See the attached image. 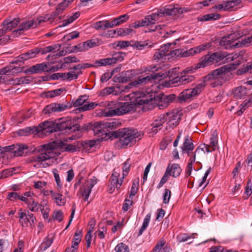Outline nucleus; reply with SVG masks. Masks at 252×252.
Segmentation results:
<instances>
[{
	"instance_id": "obj_1",
	"label": "nucleus",
	"mask_w": 252,
	"mask_h": 252,
	"mask_svg": "<svg viewBox=\"0 0 252 252\" xmlns=\"http://www.w3.org/2000/svg\"><path fill=\"white\" fill-rule=\"evenodd\" d=\"M132 97L134 98L133 102H118L117 116H122L131 111H135L136 105H144L147 109H151L155 101L154 99L143 92H134Z\"/></svg>"
},
{
	"instance_id": "obj_2",
	"label": "nucleus",
	"mask_w": 252,
	"mask_h": 252,
	"mask_svg": "<svg viewBox=\"0 0 252 252\" xmlns=\"http://www.w3.org/2000/svg\"><path fill=\"white\" fill-rule=\"evenodd\" d=\"M63 147V139L61 138L48 143L38 146L36 148L37 154L31 157V161H42L50 162V160L55 158L60 153L55 150Z\"/></svg>"
},
{
	"instance_id": "obj_3",
	"label": "nucleus",
	"mask_w": 252,
	"mask_h": 252,
	"mask_svg": "<svg viewBox=\"0 0 252 252\" xmlns=\"http://www.w3.org/2000/svg\"><path fill=\"white\" fill-rule=\"evenodd\" d=\"M62 120L63 118H60L55 121H45L40 123L37 126L32 128L29 127L20 130V134L27 135L28 133L35 132L40 137L43 138L52 133L62 130L63 127Z\"/></svg>"
},
{
	"instance_id": "obj_4",
	"label": "nucleus",
	"mask_w": 252,
	"mask_h": 252,
	"mask_svg": "<svg viewBox=\"0 0 252 252\" xmlns=\"http://www.w3.org/2000/svg\"><path fill=\"white\" fill-rule=\"evenodd\" d=\"M143 134L136 129L124 128L112 131L111 136L119 138L120 142L123 147L131 146L136 143L137 139L139 140Z\"/></svg>"
},
{
	"instance_id": "obj_5",
	"label": "nucleus",
	"mask_w": 252,
	"mask_h": 252,
	"mask_svg": "<svg viewBox=\"0 0 252 252\" xmlns=\"http://www.w3.org/2000/svg\"><path fill=\"white\" fill-rule=\"evenodd\" d=\"M63 12V2L60 3L56 8V10L50 16H48L38 17L36 20H30L26 22L25 23L21 24L19 28L13 32L12 34L18 32L20 35L23 31L27 30L30 28H35L40 23L50 20L53 21L55 20L58 21L61 19V16L59 15Z\"/></svg>"
},
{
	"instance_id": "obj_6",
	"label": "nucleus",
	"mask_w": 252,
	"mask_h": 252,
	"mask_svg": "<svg viewBox=\"0 0 252 252\" xmlns=\"http://www.w3.org/2000/svg\"><path fill=\"white\" fill-rule=\"evenodd\" d=\"M76 119L78 118L74 117L71 119L70 117H66L64 120V133L66 132H74L75 131H79L81 132L92 130L93 127V124L89 123L88 124H85L81 126L77 124Z\"/></svg>"
},
{
	"instance_id": "obj_7",
	"label": "nucleus",
	"mask_w": 252,
	"mask_h": 252,
	"mask_svg": "<svg viewBox=\"0 0 252 252\" xmlns=\"http://www.w3.org/2000/svg\"><path fill=\"white\" fill-rule=\"evenodd\" d=\"M234 36V35H230L227 39H225V40H223V39L221 40V43L222 42L226 43L224 44L226 49L232 47L238 48L242 46H248L252 44V35L251 36L240 38L238 42L235 43H234V41H232Z\"/></svg>"
},
{
	"instance_id": "obj_8",
	"label": "nucleus",
	"mask_w": 252,
	"mask_h": 252,
	"mask_svg": "<svg viewBox=\"0 0 252 252\" xmlns=\"http://www.w3.org/2000/svg\"><path fill=\"white\" fill-rule=\"evenodd\" d=\"M88 99L87 95H81L73 103V106L76 107H79L77 109L79 112H84L94 109L97 105L95 102H90L83 105Z\"/></svg>"
},
{
	"instance_id": "obj_9",
	"label": "nucleus",
	"mask_w": 252,
	"mask_h": 252,
	"mask_svg": "<svg viewBox=\"0 0 252 252\" xmlns=\"http://www.w3.org/2000/svg\"><path fill=\"white\" fill-rule=\"evenodd\" d=\"M204 87L203 84H199L194 88L185 90L179 94V99L181 101H185L193 96L198 95Z\"/></svg>"
},
{
	"instance_id": "obj_10",
	"label": "nucleus",
	"mask_w": 252,
	"mask_h": 252,
	"mask_svg": "<svg viewBox=\"0 0 252 252\" xmlns=\"http://www.w3.org/2000/svg\"><path fill=\"white\" fill-rule=\"evenodd\" d=\"M157 20V15H156L155 13H153L150 15H147L143 19L135 21L131 24L129 26V27L138 28L141 27L148 26L151 25L155 24Z\"/></svg>"
},
{
	"instance_id": "obj_11",
	"label": "nucleus",
	"mask_w": 252,
	"mask_h": 252,
	"mask_svg": "<svg viewBox=\"0 0 252 252\" xmlns=\"http://www.w3.org/2000/svg\"><path fill=\"white\" fill-rule=\"evenodd\" d=\"M168 118L169 119V122L173 125L178 123L180 119L179 116L176 115L174 112H167L159 116L155 121V123H157L158 126L162 127V124L167 120Z\"/></svg>"
},
{
	"instance_id": "obj_12",
	"label": "nucleus",
	"mask_w": 252,
	"mask_h": 252,
	"mask_svg": "<svg viewBox=\"0 0 252 252\" xmlns=\"http://www.w3.org/2000/svg\"><path fill=\"white\" fill-rule=\"evenodd\" d=\"M230 68L224 65L211 71L204 77V81H209L213 79L221 78L226 73L230 71Z\"/></svg>"
},
{
	"instance_id": "obj_13",
	"label": "nucleus",
	"mask_w": 252,
	"mask_h": 252,
	"mask_svg": "<svg viewBox=\"0 0 252 252\" xmlns=\"http://www.w3.org/2000/svg\"><path fill=\"white\" fill-rule=\"evenodd\" d=\"M162 76L160 73H153L151 76L141 78L139 77L137 80L129 83L125 87V90L123 91H126L129 89L134 87H136L138 85H143L149 83L152 79H156L158 77Z\"/></svg>"
},
{
	"instance_id": "obj_14",
	"label": "nucleus",
	"mask_w": 252,
	"mask_h": 252,
	"mask_svg": "<svg viewBox=\"0 0 252 252\" xmlns=\"http://www.w3.org/2000/svg\"><path fill=\"white\" fill-rule=\"evenodd\" d=\"M195 79L193 75H183L175 76L169 81L170 85L174 87L179 86L182 85H185L193 81Z\"/></svg>"
},
{
	"instance_id": "obj_15",
	"label": "nucleus",
	"mask_w": 252,
	"mask_h": 252,
	"mask_svg": "<svg viewBox=\"0 0 252 252\" xmlns=\"http://www.w3.org/2000/svg\"><path fill=\"white\" fill-rule=\"evenodd\" d=\"M61 45L55 44L53 46H47L45 48H36L38 51V54L41 53V54H45L47 53L52 52L53 55L52 57H54V59H56L58 57L62 56L63 55V50H60Z\"/></svg>"
},
{
	"instance_id": "obj_16",
	"label": "nucleus",
	"mask_w": 252,
	"mask_h": 252,
	"mask_svg": "<svg viewBox=\"0 0 252 252\" xmlns=\"http://www.w3.org/2000/svg\"><path fill=\"white\" fill-rule=\"evenodd\" d=\"M92 130L93 131L94 135H97L98 137L102 136L105 135L104 137H102L101 139L105 138L107 136L111 137V133L112 131H108L109 130L106 129L104 126V122H97L93 124V127Z\"/></svg>"
},
{
	"instance_id": "obj_17",
	"label": "nucleus",
	"mask_w": 252,
	"mask_h": 252,
	"mask_svg": "<svg viewBox=\"0 0 252 252\" xmlns=\"http://www.w3.org/2000/svg\"><path fill=\"white\" fill-rule=\"evenodd\" d=\"M118 101L108 102L105 109L102 110V115L104 117L117 116Z\"/></svg>"
},
{
	"instance_id": "obj_18",
	"label": "nucleus",
	"mask_w": 252,
	"mask_h": 252,
	"mask_svg": "<svg viewBox=\"0 0 252 252\" xmlns=\"http://www.w3.org/2000/svg\"><path fill=\"white\" fill-rule=\"evenodd\" d=\"M157 15V18L159 17H163L166 15H175L178 14V7H175L173 5H168L159 9L157 12H155Z\"/></svg>"
},
{
	"instance_id": "obj_19",
	"label": "nucleus",
	"mask_w": 252,
	"mask_h": 252,
	"mask_svg": "<svg viewBox=\"0 0 252 252\" xmlns=\"http://www.w3.org/2000/svg\"><path fill=\"white\" fill-rule=\"evenodd\" d=\"M38 51L36 48L29 50L18 56L16 60L12 62V63H18L21 62L24 63L25 61L34 58L38 55Z\"/></svg>"
},
{
	"instance_id": "obj_20",
	"label": "nucleus",
	"mask_w": 252,
	"mask_h": 252,
	"mask_svg": "<svg viewBox=\"0 0 252 252\" xmlns=\"http://www.w3.org/2000/svg\"><path fill=\"white\" fill-rule=\"evenodd\" d=\"M63 110V104L57 103H53L46 105L42 110L44 115H50L53 113L61 112Z\"/></svg>"
},
{
	"instance_id": "obj_21",
	"label": "nucleus",
	"mask_w": 252,
	"mask_h": 252,
	"mask_svg": "<svg viewBox=\"0 0 252 252\" xmlns=\"http://www.w3.org/2000/svg\"><path fill=\"white\" fill-rule=\"evenodd\" d=\"M48 63H38L31 66L27 71L31 74L40 73L42 72H48Z\"/></svg>"
},
{
	"instance_id": "obj_22",
	"label": "nucleus",
	"mask_w": 252,
	"mask_h": 252,
	"mask_svg": "<svg viewBox=\"0 0 252 252\" xmlns=\"http://www.w3.org/2000/svg\"><path fill=\"white\" fill-rule=\"evenodd\" d=\"M94 183L93 181H92L91 183H86L84 185L82 186L80 188V191L82 196L85 197L84 200H87L91 192L92 189L94 185Z\"/></svg>"
},
{
	"instance_id": "obj_23",
	"label": "nucleus",
	"mask_w": 252,
	"mask_h": 252,
	"mask_svg": "<svg viewBox=\"0 0 252 252\" xmlns=\"http://www.w3.org/2000/svg\"><path fill=\"white\" fill-rule=\"evenodd\" d=\"M119 173H117L116 171H114L112 174L110 179V185L111 186H115L118 190L120 189V187L123 182V177L119 179Z\"/></svg>"
},
{
	"instance_id": "obj_24",
	"label": "nucleus",
	"mask_w": 252,
	"mask_h": 252,
	"mask_svg": "<svg viewBox=\"0 0 252 252\" xmlns=\"http://www.w3.org/2000/svg\"><path fill=\"white\" fill-rule=\"evenodd\" d=\"M20 19L15 18L12 21H9L8 20H5L2 23V29L5 31L7 33L15 28L19 24Z\"/></svg>"
},
{
	"instance_id": "obj_25",
	"label": "nucleus",
	"mask_w": 252,
	"mask_h": 252,
	"mask_svg": "<svg viewBox=\"0 0 252 252\" xmlns=\"http://www.w3.org/2000/svg\"><path fill=\"white\" fill-rule=\"evenodd\" d=\"M22 68L20 67H12V66H7L3 67L0 70V74L10 75L15 73L21 72Z\"/></svg>"
},
{
	"instance_id": "obj_26",
	"label": "nucleus",
	"mask_w": 252,
	"mask_h": 252,
	"mask_svg": "<svg viewBox=\"0 0 252 252\" xmlns=\"http://www.w3.org/2000/svg\"><path fill=\"white\" fill-rule=\"evenodd\" d=\"M79 32L77 31H73L69 33H67L64 35V49L68 48L66 47L67 45H70L71 44L70 43L71 40L76 38L79 36Z\"/></svg>"
},
{
	"instance_id": "obj_27",
	"label": "nucleus",
	"mask_w": 252,
	"mask_h": 252,
	"mask_svg": "<svg viewBox=\"0 0 252 252\" xmlns=\"http://www.w3.org/2000/svg\"><path fill=\"white\" fill-rule=\"evenodd\" d=\"M67 138L64 137V152L73 153L77 151L79 146V142L75 141L73 144H68Z\"/></svg>"
},
{
	"instance_id": "obj_28",
	"label": "nucleus",
	"mask_w": 252,
	"mask_h": 252,
	"mask_svg": "<svg viewBox=\"0 0 252 252\" xmlns=\"http://www.w3.org/2000/svg\"><path fill=\"white\" fill-rule=\"evenodd\" d=\"M166 168H169V173L174 178L178 177L182 172V169L178 163L169 164Z\"/></svg>"
},
{
	"instance_id": "obj_29",
	"label": "nucleus",
	"mask_w": 252,
	"mask_h": 252,
	"mask_svg": "<svg viewBox=\"0 0 252 252\" xmlns=\"http://www.w3.org/2000/svg\"><path fill=\"white\" fill-rule=\"evenodd\" d=\"M133 76L132 71L127 70L123 72L119 77L116 78V81L119 83H126L129 81Z\"/></svg>"
},
{
	"instance_id": "obj_30",
	"label": "nucleus",
	"mask_w": 252,
	"mask_h": 252,
	"mask_svg": "<svg viewBox=\"0 0 252 252\" xmlns=\"http://www.w3.org/2000/svg\"><path fill=\"white\" fill-rule=\"evenodd\" d=\"M194 148V146L191 137L189 135L186 136L183 146L181 147L182 152H184L187 151H193Z\"/></svg>"
},
{
	"instance_id": "obj_31",
	"label": "nucleus",
	"mask_w": 252,
	"mask_h": 252,
	"mask_svg": "<svg viewBox=\"0 0 252 252\" xmlns=\"http://www.w3.org/2000/svg\"><path fill=\"white\" fill-rule=\"evenodd\" d=\"M248 94L247 88L244 86H240L235 89L234 96L236 98L241 99L244 98Z\"/></svg>"
},
{
	"instance_id": "obj_32",
	"label": "nucleus",
	"mask_w": 252,
	"mask_h": 252,
	"mask_svg": "<svg viewBox=\"0 0 252 252\" xmlns=\"http://www.w3.org/2000/svg\"><path fill=\"white\" fill-rule=\"evenodd\" d=\"M210 55L214 63H217L226 58L228 54L226 52H217L212 53Z\"/></svg>"
},
{
	"instance_id": "obj_33",
	"label": "nucleus",
	"mask_w": 252,
	"mask_h": 252,
	"mask_svg": "<svg viewBox=\"0 0 252 252\" xmlns=\"http://www.w3.org/2000/svg\"><path fill=\"white\" fill-rule=\"evenodd\" d=\"M211 58L210 54L206 55L202 57L201 61L198 63L199 67L203 68L214 63Z\"/></svg>"
},
{
	"instance_id": "obj_34",
	"label": "nucleus",
	"mask_w": 252,
	"mask_h": 252,
	"mask_svg": "<svg viewBox=\"0 0 252 252\" xmlns=\"http://www.w3.org/2000/svg\"><path fill=\"white\" fill-rule=\"evenodd\" d=\"M126 55V54L122 52L114 53L113 54V57L109 58V59L111 60V61L110 62L111 65L116 63L118 62L123 61L124 59V56Z\"/></svg>"
},
{
	"instance_id": "obj_35",
	"label": "nucleus",
	"mask_w": 252,
	"mask_h": 252,
	"mask_svg": "<svg viewBox=\"0 0 252 252\" xmlns=\"http://www.w3.org/2000/svg\"><path fill=\"white\" fill-rule=\"evenodd\" d=\"M28 205L29 209L32 212H37L43 207L42 205L40 204L37 202L35 201L32 198L29 199V201L28 203Z\"/></svg>"
},
{
	"instance_id": "obj_36",
	"label": "nucleus",
	"mask_w": 252,
	"mask_h": 252,
	"mask_svg": "<svg viewBox=\"0 0 252 252\" xmlns=\"http://www.w3.org/2000/svg\"><path fill=\"white\" fill-rule=\"evenodd\" d=\"M104 126L106 128V129H113L117 128L121 125V123L118 120L113 119L108 122H104Z\"/></svg>"
},
{
	"instance_id": "obj_37",
	"label": "nucleus",
	"mask_w": 252,
	"mask_h": 252,
	"mask_svg": "<svg viewBox=\"0 0 252 252\" xmlns=\"http://www.w3.org/2000/svg\"><path fill=\"white\" fill-rule=\"evenodd\" d=\"M63 92V89L60 88L54 90L50 91L43 93V95L47 98H53L60 95Z\"/></svg>"
},
{
	"instance_id": "obj_38",
	"label": "nucleus",
	"mask_w": 252,
	"mask_h": 252,
	"mask_svg": "<svg viewBox=\"0 0 252 252\" xmlns=\"http://www.w3.org/2000/svg\"><path fill=\"white\" fill-rule=\"evenodd\" d=\"M107 25V20H102L94 23L93 27L97 31L105 30L109 28Z\"/></svg>"
},
{
	"instance_id": "obj_39",
	"label": "nucleus",
	"mask_w": 252,
	"mask_h": 252,
	"mask_svg": "<svg viewBox=\"0 0 252 252\" xmlns=\"http://www.w3.org/2000/svg\"><path fill=\"white\" fill-rule=\"evenodd\" d=\"M52 198L55 201L57 205L61 206L62 203V194L60 192H56L53 190L49 191Z\"/></svg>"
},
{
	"instance_id": "obj_40",
	"label": "nucleus",
	"mask_w": 252,
	"mask_h": 252,
	"mask_svg": "<svg viewBox=\"0 0 252 252\" xmlns=\"http://www.w3.org/2000/svg\"><path fill=\"white\" fill-rule=\"evenodd\" d=\"M53 236H47L40 246V250L44 251L48 248L53 242Z\"/></svg>"
},
{
	"instance_id": "obj_41",
	"label": "nucleus",
	"mask_w": 252,
	"mask_h": 252,
	"mask_svg": "<svg viewBox=\"0 0 252 252\" xmlns=\"http://www.w3.org/2000/svg\"><path fill=\"white\" fill-rule=\"evenodd\" d=\"M110 61H111V60L109 59V58L96 60L94 62V64H93V67H96L97 66L111 65Z\"/></svg>"
},
{
	"instance_id": "obj_42",
	"label": "nucleus",
	"mask_w": 252,
	"mask_h": 252,
	"mask_svg": "<svg viewBox=\"0 0 252 252\" xmlns=\"http://www.w3.org/2000/svg\"><path fill=\"white\" fill-rule=\"evenodd\" d=\"M81 241L80 237L73 238L72 245L71 248L66 249L65 252H76L78 249V245Z\"/></svg>"
},
{
	"instance_id": "obj_43",
	"label": "nucleus",
	"mask_w": 252,
	"mask_h": 252,
	"mask_svg": "<svg viewBox=\"0 0 252 252\" xmlns=\"http://www.w3.org/2000/svg\"><path fill=\"white\" fill-rule=\"evenodd\" d=\"M150 219H151V214H148L146 216V217L144 220L143 224H142L141 227L140 228L139 231L138 232V236H139L141 235H142V234L143 233L144 231L147 228V227H148V226L149 225V223L150 222Z\"/></svg>"
},
{
	"instance_id": "obj_44",
	"label": "nucleus",
	"mask_w": 252,
	"mask_h": 252,
	"mask_svg": "<svg viewBox=\"0 0 252 252\" xmlns=\"http://www.w3.org/2000/svg\"><path fill=\"white\" fill-rule=\"evenodd\" d=\"M220 17V16L219 14L218 13H210L208 14H206L202 16L200 21H207L209 20H215L219 19Z\"/></svg>"
},
{
	"instance_id": "obj_45",
	"label": "nucleus",
	"mask_w": 252,
	"mask_h": 252,
	"mask_svg": "<svg viewBox=\"0 0 252 252\" xmlns=\"http://www.w3.org/2000/svg\"><path fill=\"white\" fill-rule=\"evenodd\" d=\"M6 33L5 31L2 28L0 29V45L5 44L10 40V36L5 35Z\"/></svg>"
},
{
	"instance_id": "obj_46",
	"label": "nucleus",
	"mask_w": 252,
	"mask_h": 252,
	"mask_svg": "<svg viewBox=\"0 0 252 252\" xmlns=\"http://www.w3.org/2000/svg\"><path fill=\"white\" fill-rule=\"evenodd\" d=\"M238 74L242 75L246 73H249L252 74V63L250 64H247L246 66H243L239 68L238 71Z\"/></svg>"
},
{
	"instance_id": "obj_47",
	"label": "nucleus",
	"mask_w": 252,
	"mask_h": 252,
	"mask_svg": "<svg viewBox=\"0 0 252 252\" xmlns=\"http://www.w3.org/2000/svg\"><path fill=\"white\" fill-rule=\"evenodd\" d=\"M31 157L28 159L29 163H35L33 166L36 168H45L51 165V163L45 162L44 163L42 161H31Z\"/></svg>"
},
{
	"instance_id": "obj_48",
	"label": "nucleus",
	"mask_w": 252,
	"mask_h": 252,
	"mask_svg": "<svg viewBox=\"0 0 252 252\" xmlns=\"http://www.w3.org/2000/svg\"><path fill=\"white\" fill-rule=\"evenodd\" d=\"M79 61L80 60L74 55L64 57V66H67V64L71 63H78Z\"/></svg>"
},
{
	"instance_id": "obj_49",
	"label": "nucleus",
	"mask_w": 252,
	"mask_h": 252,
	"mask_svg": "<svg viewBox=\"0 0 252 252\" xmlns=\"http://www.w3.org/2000/svg\"><path fill=\"white\" fill-rule=\"evenodd\" d=\"M81 73V71L79 72L78 73H76L73 71H71L66 73H64V80L66 79L68 81H71L74 79H76L78 78V74Z\"/></svg>"
},
{
	"instance_id": "obj_50",
	"label": "nucleus",
	"mask_w": 252,
	"mask_h": 252,
	"mask_svg": "<svg viewBox=\"0 0 252 252\" xmlns=\"http://www.w3.org/2000/svg\"><path fill=\"white\" fill-rule=\"evenodd\" d=\"M170 176H171V175L170 174V173H169V168H166V171L158 186V188H161L168 181Z\"/></svg>"
},
{
	"instance_id": "obj_51",
	"label": "nucleus",
	"mask_w": 252,
	"mask_h": 252,
	"mask_svg": "<svg viewBox=\"0 0 252 252\" xmlns=\"http://www.w3.org/2000/svg\"><path fill=\"white\" fill-rule=\"evenodd\" d=\"M194 234H192L191 236H189L187 233H182L178 235L177 239L179 242H185L189 240L191 238H194Z\"/></svg>"
},
{
	"instance_id": "obj_52",
	"label": "nucleus",
	"mask_w": 252,
	"mask_h": 252,
	"mask_svg": "<svg viewBox=\"0 0 252 252\" xmlns=\"http://www.w3.org/2000/svg\"><path fill=\"white\" fill-rule=\"evenodd\" d=\"M116 252H129L128 247L123 243L118 244L115 247Z\"/></svg>"
},
{
	"instance_id": "obj_53",
	"label": "nucleus",
	"mask_w": 252,
	"mask_h": 252,
	"mask_svg": "<svg viewBox=\"0 0 252 252\" xmlns=\"http://www.w3.org/2000/svg\"><path fill=\"white\" fill-rule=\"evenodd\" d=\"M252 102V99H250L248 101L247 100H245L240 106V110L237 112V114L238 116H240L243 112L245 110L246 108L248 107L250 103Z\"/></svg>"
},
{
	"instance_id": "obj_54",
	"label": "nucleus",
	"mask_w": 252,
	"mask_h": 252,
	"mask_svg": "<svg viewBox=\"0 0 252 252\" xmlns=\"http://www.w3.org/2000/svg\"><path fill=\"white\" fill-rule=\"evenodd\" d=\"M131 166V161L130 158H128L123 164V178H124L125 176H126L129 172L130 167Z\"/></svg>"
},
{
	"instance_id": "obj_55",
	"label": "nucleus",
	"mask_w": 252,
	"mask_h": 252,
	"mask_svg": "<svg viewBox=\"0 0 252 252\" xmlns=\"http://www.w3.org/2000/svg\"><path fill=\"white\" fill-rule=\"evenodd\" d=\"M80 16L79 12H75L73 15L70 16L67 19L64 20V27L69 25L72 23L75 20H76Z\"/></svg>"
},
{
	"instance_id": "obj_56",
	"label": "nucleus",
	"mask_w": 252,
	"mask_h": 252,
	"mask_svg": "<svg viewBox=\"0 0 252 252\" xmlns=\"http://www.w3.org/2000/svg\"><path fill=\"white\" fill-rule=\"evenodd\" d=\"M115 44L116 46H115L114 48H118L120 49L126 48L131 45L130 42L128 41H119L114 43V45Z\"/></svg>"
},
{
	"instance_id": "obj_57",
	"label": "nucleus",
	"mask_w": 252,
	"mask_h": 252,
	"mask_svg": "<svg viewBox=\"0 0 252 252\" xmlns=\"http://www.w3.org/2000/svg\"><path fill=\"white\" fill-rule=\"evenodd\" d=\"M64 51L65 52V54L82 52L81 51V46L80 43L75 46L66 48V49H64Z\"/></svg>"
},
{
	"instance_id": "obj_58",
	"label": "nucleus",
	"mask_w": 252,
	"mask_h": 252,
	"mask_svg": "<svg viewBox=\"0 0 252 252\" xmlns=\"http://www.w3.org/2000/svg\"><path fill=\"white\" fill-rule=\"evenodd\" d=\"M54 220L61 222L63 220V215L62 210L54 211L52 215Z\"/></svg>"
},
{
	"instance_id": "obj_59",
	"label": "nucleus",
	"mask_w": 252,
	"mask_h": 252,
	"mask_svg": "<svg viewBox=\"0 0 252 252\" xmlns=\"http://www.w3.org/2000/svg\"><path fill=\"white\" fill-rule=\"evenodd\" d=\"M28 213L26 218L24 219L25 222H29L31 226L33 225L36 221L35 217L33 216V214L30 213L28 211Z\"/></svg>"
},
{
	"instance_id": "obj_60",
	"label": "nucleus",
	"mask_w": 252,
	"mask_h": 252,
	"mask_svg": "<svg viewBox=\"0 0 252 252\" xmlns=\"http://www.w3.org/2000/svg\"><path fill=\"white\" fill-rule=\"evenodd\" d=\"M218 141L217 140L216 136L214 133H213L212 137H211L210 139V143L208 145L212 149L213 151H215L216 149Z\"/></svg>"
},
{
	"instance_id": "obj_61",
	"label": "nucleus",
	"mask_w": 252,
	"mask_h": 252,
	"mask_svg": "<svg viewBox=\"0 0 252 252\" xmlns=\"http://www.w3.org/2000/svg\"><path fill=\"white\" fill-rule=\"evenodd\" d=\"M138 189V183H133L132 187L131 188L130 194L129 195V198H133V197L137 193V191Z\"/></svg>"
},
{
	"instance_id": "obj_62",
	"label": "nucleus",
	"mask_w": 252,
	"mask_h": 252,
	"mask_svg": "<svg viewBox=\"0 0 252 252\" xmlns=\"http://www.w3.org/2000/svg\"><path fill=\"white\" fill-rule=\"evenodd\" d=\"M53 172L57 185V189L59 191V190L62 189V185L61 184L60 176L58 173V171L57 169H54Z\"/></svg>"
},
{
	"instance_id": "obj_63",
	"label": "nucleus",
	"mask_w": 252,
	"mask_h": 252,
	"mask_svg": "<svg viewBox=\"0 0 252 252\" xmlns=\"http://www.w3.org/2000/svg\"><path fill=\"white\" fill-rule=\"evenodd\" d=\"M147 43H145L143 41H136L131 46L138 50H142L147 46Z\"/></svg>"
},
{
	"instance_id": "obj_64",
	"label": "nucleus",
	"mask_w": 252,
	"mask_h": 252,
	"mask_svg": "<svg viewBox=\"0 0 252 252\" xmlns=\"http://www.w3.org/2000/svg\"><path fill=\"white\" fill-rule=\"evenodd\" d=\"M165 243V242L164 240H160L156 245L155 248L153 250V252H161Z\"/></svg>"
}]
</instances>
